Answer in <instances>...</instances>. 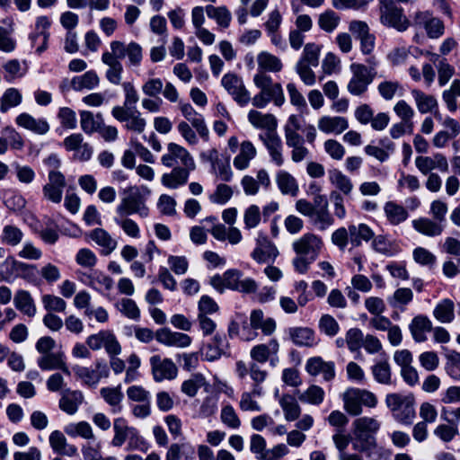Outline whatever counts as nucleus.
Listing matches in <instances>:
<instances>
[{
  "label": "nucleus",
  "instance_id": "nucleus-1",
  "mask_svg": "<svg viewBox=\"0 0 460 460\" xmlns=\"http://www.w3.org/2000/svg\"><path fill=\"white\" fill-rule=\"evenodd\" d=\"M110 48L111 51H105L102 55V62L108 66L105 77L111 84L119 85L123 73L120 60L128 57V66H138L143 58L142 48L135 41L126 44L120 40L111 41Z\"/></svg>",
  "mask_w": 460,
  "mask_h": 460
},
{
  "label": "nucleus",
  "instance_id": "nucleus-2",
  "mask_svg": "<svg viewBox=\"0 0 460 460\" xmlns=\"http://www.w3.org/2000/svg\"><path fill=\"white\" fill-rule=\"evenodd\" d=\"M253 84L260 92L252 98V104L259 109L265 108L273 102L276 106H282L285 95L280 84L273 83L272 78L265 73L257 72L253 75Z\"/></svg>",
  "mask_w": 460,
  "mask_h": 460
},
{
  "label": "nucleus",
  "instance_id": "nucleus-3",
  "mask_svg": "<svg viewBox=\"0 0 460 460\" xmlns=\"http://www.w3.org/2000/svg\"><path fill=\"white\" fill-rule=\"evenodd\" d=\"M367 62L368 66L360 63H352L349 66L352 75L347 84V90L351 95H363L376 78L378 65L376 58L370 57Z\"/></svg>",
  "mask_w": 460,
  "mask_h": 460
},
{
  "label": "nucleus",
  "instance_id": "nucleus-4",
  "mask_svg": "<svg viewBox=\"0 0 460 460\" xmlns=\"http://www.w3.org/2000/svg\"><path fill=\"white\" fill-rule=\"evenodd\" d=\"M147 189L143 191L137 186H129L123 190L121 200L116 208V214L121 217H128L137 214L140 217L146 218L149 215V208L146 204Z\"/></svg>",
  "mask_w": 460,
  "mask_h": 460
},
{
  "label": "nucleus",
  "instance_id": "nucleus-5",
  "mask_svg": "<svg viewBox=\"0 0 460 460\" xmlns=\"http://www.w3.org/2000/svg\"><path fill=\"white\" fill-rule=\"evenodd\" d=\"M385 404L397 421L404 425L411 424L415 417L413 394H388L385 396Z\"/></svg>",
  "mask_w": 460,
  "mask_h": 460
},
{
  "label": "nucleus",
  "instance_id": "nucleus-6",
  "mask_svg": "<svg viewBox=\"0 0 460 460\" xmlns=\"http://www.w3.org/2000/svg\"><path fill=\"white\" fill-rule=\"evenodd\" d=\"M113 431L114 436L111 439V445L115 447H121L128 440V448L137 449L139 444L143 442L137 429L128 426L124 418L119 417L113 420Z\"/></svg>",
  "mask_w": 460,
  "mask_h": 460
},
{
  "label": "nucleus",
  "instance_id": "nucleus-7",
  "mask_svg": "<svg viewBox=\"0 0 460 460\" xmlns=\"http://www.w3.org/2000/svg\"><path fill=\"white\" fill-rule=\"evenodd\" d=\"M221 85L240 107H244L252 102L251 93L246 89L243 80L236 74H225L221 79Z\"/></svg>",
  "mask_w": 460,
  "mask_h": 460
},
{
  "label": "nucleus",
  "instance_id": "nucleus-8",
  "mask_svg": "<svg viewBox=\"0 0 460 460\" xmlns=\"http://www.w3.org/2000/svg\"><path fill=\"white\" fill-rule=\"evenodd\" d=\"M112 116L119 122L125 123L128 130L141 134L145 131L146 120L137 110L125 109L114 106L111 110Z\"/></svg>",
  "mask_w": 460,
  "mask_h": 460
},
{
  "label": "nucleus",
  "instance_id": "nucleus-9",
  "mask_svg": "<svg viewBox=\"0 0 460 460\" xmlns=\"http://www.w3.org/2000/svg\"><path fill=\"white\" fill-rule=\"evenodd\" d=\"M323 246L322 238L314 234L307 233L295 240L292 248L297 255L316 260Z\"/></svg>",
  "mask_w": 460,
  "mask_h": 460
},
{
  "label": "nucleus",
  "instance_id": "nucleus-10",
  "mask_svg": "<svg viewBox=\"0 0 460 460\" xmlns=\"http://www.w3.org/2000/svg\"><path fill=\"white\" fill-rule=\"evenodd\" d=\"M86 345L93 350L105 349L107 354H120L121 346L114 333L108 330L91 334L86 339Z\"/></svg>",
  "mask_w": 460,
  "mask_h": 460
},
{
  "label": "nucleus",
  "instance_id": "nucleus-11",
  "mask_svg": "<svg viewBox=\"0 0 460 460\" xmlns=\"http://www.w3.org/2000/svg\"><path fill=\"white\" fill-rule=\"evenodd\" d=\"M94 367L93 369H91L86 367L75 366L73 371L85 385L96 387L101 379L109 376L110 368L103 359L96 360Z\"/></svg>",
  "mask_w": 460,
  "mask_h": 460
},
{
  "label": "nucleus",
  "instance_id": "nucleus-12",
  "mask_svg": "<svg viewBox=\"0 0 460 460\" xmlns=\"http://www.w3.org/2000/svg\"><path fill=\"white\" fill-rule=\"evenodd\" d=\"M162 164L167 167H172L176 164H181V168L195 169V162L189 151L176 144L169 143L167 153L161 158Z\"/></svg>",
  "mask_w": 460,
  "mask_h": 460
},
{
  "label": "nucleus",
  "instance_id": "nucleus-13",
  "mask_svg": "<svg viewBox=\"0 0 460 460\" xmlns=\"http://www.w3.org/2000/svg\"><path fill=\"white\" fill-rule=\"evenodd\" d=\"M380 12V20L384 25L393 27L398 31H404L409 27V21L403 15L402 9L397 7L394 3L390 1L383 4Z\"/></svg>",
  "mask_w": 460,
  "mask_h": 460
},
{
  "label": "nucleus",
  "instance_id": "nucleus-14",
  "mask_svg": "<svg viewBox=\"0 0 460 460\" xmlns=\"http://www.w3.org/2000/svg\"><path fill=\"white\" fill-rule=\"evenodd\" d=\"M151 372L155 382L172 380L177 376L178 368L174 362L160 355H154L149 359Z\"/></svg>",
  "mask_w": 460,
  "mask_h": 460
},
{
  "label": "nucleus",
  "instance_id": "nucleus-15",
  "mask_svg": "<svg viewBox=\"0 0 460 460\" xmlns=\"http://www.w3.org/2000/svg\"><path fill=\"white\" fill-rule=\"evenodd\" d=\"M49 182L42 188L43 196L53 203H60L63 196V190L66 186V178L58 171L50 170L48 175Z\"/></svg>",
  "mask_w": 460,
  "mask_h": 460
},
{
  "label": "nucleus",
  "instance_id": "nucleus-16",
  "mask_svg": "<svg viewBox=\"0 0 460 460\" xmlns=\"http://www.w3.org/2000/svg\"><path fill=\"white\" fill-rule=\"evenodd\" d=\"M278 255L279 251L275 244L265 234H259L252 258L258 263H266L274 261Z\"/></svg>",
  "mask_w": 460,
  "mask_h": 460
},
{
  "label": "nucleus",
  "instance_id": "nucleus-17",
  "mask_svg": "<svg viewBox=\"0 0 460 460\" xmlns=\"http://www.w3.org/2000/svg\"><path fill=\"white\" fill-rule=\"evenodd\" d=\"M415 166L424 175L432 173L435 169L446 172L448 171V162L446 156L440 153H436L431 156H417Z\"/></svg>",
  "mask_w": 460,
  "mask_h": 460
},
{
  "label": "nucleus",
  "instance_id": "nucleus-18",
  "mask_svg": "<svg viewBox=\"0 0 460 460\" xmlns=\"http://www.w3.org/2000/svg\"><path fill=\"white\" fill-rule=\"evenodd\" d=\"M306 372L313 376H323L324 381H332L335 377V365L332 361H324L321 357H313L305 363Z\"/></svg>",
  "mask_w": 460,
  "mask_h": 460
},
{
  "label": "nucleus",
  "instance_id": "nucleus-19",
  "mask_svg": "<svg viewBox=\"0 0 460 460\" xmlns=\"http://www.w3.org/2000/svg\"><path fill=\"white\" fill-rule=\"evenodd\" d=\"M259 137L266 146L271 162L277 166H282L284 164L283 145L279 136L276 132H266L259 135Z\"/></svg>",
  "mask_w": 460,
  "mask_h": 460
},
{
  "label": "nucleus",
  "instance_id": "nucleus-20",
  "mask_svg": "<svg viewBox=\"0 0 460 460\" xmlns=\"http://www.w3.org/2000/svg\"><path fill=\"white\" fill-rule=\"evenodd\" d=\"M179 109L182 116L191 124L200 137L208 139L209 130L206 125L203 116L198 113L188 102H180Z\"/></svg>",
  "mask_w": 460,
  "mask_h": 460
},
{
  "label": "nucleus",
  "instance_id": "nucleus-21",
  "mask_svg": "<svg viewBox=\"0 0 460 460\" xmlns=\"http://www.w3.org/2000/svg\"><path fill=\"white\" fill-rule=\"evenodd\" d=\"M155 339L168 347L186 348L191 343V338L188 334L172 332L167 328L159 329L155 332Z\"/></svg>",
  "mask_w": 460,
  "mask_h": 460
},
{
  "label": "nucleus",
  "instance_id": "nucleus-22",
  "mask_svg": "<svg viewBox=\"0 0 460 460\" xmlns=\"http://www.w3.org/2000/svg\"><path fill=\"white\" fill-rule=\"evenodd\" d=\"M15 122L19 127L38 135H45L50 129L49 124L45 119H36L26 112L19 114L15 119Z\"/></svg>",
  "mask_w": 460,
  "mask_h": 460
},
{
  "label": "nucleus",
  "instance_id": "nucleus-23",
  "mask_svg": "<svg viewBox=\"0 0 460 460\" xmlns=\"http://www.w3.org/2000/svg\"><path fill=\"white\" fill-rule=\"evenodd\" d=\"M288 333L292 342L298 347L312 348L319 342L314 332L307 327H291Z\"/></svg>",
  "mask_w": 460,
  "mask_h": 460
},
{
  "label": "nucleus",
  "instance_id": "nucleus-24",
  "mask_svg": "<svg viewBox=\"0 0 460 460\" xmlns=\"http://www.w3.org/2000/svg\"><path fill=\"white\" fill-rule=\"evenodd\" d=\"M226 342L225 335L216 334L210 342L201 349V357L207 361H215L226 353Z\"/></svg>",
  "mask_w": 460,
  "mask_h": 460
},
{
  "label": "nucleus",
  "instance_id": "nucleus-25",
  "mask_svg": "<svg viewBox=\"0 0 460 460\" xmlns=\"http://www.w3.org/2000/svg\"><path fill=\"white\" fill-rule=\"evenodd\" d=\"M317 127L325 134L340 135L349 128V122L344 117L323 116L318 119Z\"/></svg>",
  "mask_w": 460,
  "mask_h": 460
},
{
  "label": "nucleus",
  "instance_id": "nucleus-26",
  "mask_svg": "<svg viewBox=\"0 0 460 460\" xmlns=\"http://www.w3.org/2000/svg\"><path fill=\"white\" fill-rule=\"evenodd\" d=\"M413 229L420 234L429 237L440 235L444 231V225L431 218L421 217L411 221Z\"/></svg>",
  "mask_w": 460,
  "mask_h": 460
},
{
  "label": "nucleus",
  "instance_id": "nucleus-27",
  "mask_svg": "<svg viewBox=\"0 0 460 460\" xmlns=\"http://www.w3.org/2000/svg\"><path fill=\"white\" fill-rule=\"evenodd\" d=\"M248 121L256 128L265 129L267 132H276L278 121L270 113H261L256 110H251L247 115Z\"/></svg>",
  "mask_w": 460,
  "mask_h": 460
},
{
  "label": "nucleus",
  "instance_id": "nucleus-28",
  "mask_svg": "<svg viewBox=\"0 0 460 460\" xmlns=\"http://www.w3.org/2000/svg\"><path fill=\"white\" fill-rule=\"evenodd\" d=\"M89 238L102 248V254L109 255L117 247V241L103 228H95L88 234Z\"/></svg>",
  "mask_w": 460,
  "mask_h": 460
},
{
  "label": "nucleus",
  "instance_id": "nucleus-29",
  "mask_svg": "<svg viewBox=\"0 0 460 460\" xmlns=\"http://www.w3.org/2000/svg\"><path fill=\"white\" fill-rule=\"evenodd\" d=\"M196 450L189 442L172 443L165 454V460H194Z\"/></svg>",
  "mask_w": 460,
  "mask_h": 460
},
{
  "label": "nucleus",
  "instance_id": "nucleus-30",
  "mask_svg": "<svg viewBox=\"0 0 460 460\" xmlns=\"http://www.w3.org/2000/svg\"><path fill=\"white\" fill-rule=\"evenodd\" d=\"M49 442L52 450L58 455L72 456L77 452V448L67 443L66 438L60 430L52 431Z\"/></svg>",
  "mask_w": 460,
  "mask_h": 460
},
{
  "label": "nucleus",
  "instance_id": "nucleus-31",
  "mask_svg": "<svg viewBox=\"0 0 460 460\" xmlns=\"http://www.w3.org/2000/svg\"><path fill=\"white\" fill-rule=\"evenodd\" d=\"M194 169L174 167L171 172L163 174L161 181L169 189H177L187 183L190 172Z\"/></svg>",
  "mask_w": 460,
  "mask_h": 460
},
{
  "label": "nucleus",
  "instance_id": "nucleus-32",
  "mask_svg": "<svg viewBox=\"0 0 460 460\" xmlns=\"http://www.w3.org/2000/svg\"><path fill=\"white\" fill-rule=\"evenodd\" d=\"M37 364L42 370L60 369L66 376H70L71 372L63 360L61 353H48L38 358Z\"/></svg>",
  "mask_w": 460,
  "mask_h": 460
},
{
  "label": "nucleus",
  "instance_id": "nucleus-33",
  "mask_svg": "<svg viewBox=\"0 0 460 460\" xmlns=\"http://www.w3.org/2000/svg\"><path fill=\"white\" fill-rule=\"evenodd\" d=\"M409 329L416 342H423L427 340L426 333L432 330V323L427 316L417 315L411 320Z\"/></svg>",
  "mask_w": 460,
  "mask_h": 460
},
{
  "label": "nucleus",
  "instance_id": "nucleus-34",
  "mask_svg": "<svg viewBox=\"0 0 460 460\" xmlns=\"http://www.w3.org/2000/svg\"><path fill=\"white\" fill-rule=\"evenodd\" d=\"M416 23L425 28L430 38H438L442 35L444 25L437 18L431 17L429 13H420L416 15Z\"/></svg>",
  "mask_w": 460,
  "mask_h": 460
},
{
  "label": "nucleus",
  "instance_id": "nucleus-35",
  "mask_svg": "<svg viewBox=\"0 0 460 460\" xmlns=\"http://www.w3.org/2000/svg\"><path fill=\"white\" fill-rule=\"evenodd\" d=\"M384 213L386 220L392 226H398L407 220V209L395 201H387L384 205Z\"/></svg>",
  "mask_w": 460,
  "mask_h": 460
},
{
  "label": "nucleus",
  "instance_id": "nucleus-36",
  "mask_svg": "<svg viewBox=\"0 0 460 460\" xmlns=\"http://www.w3.org/2000/svg\"><path fill=\"white\" fill-rule=\"evenodd\" d=\"M279 342L277 340L272 339L267 344H259L254 346L251 351V358L254 360L253 362L260 364L265 363L271 355L277 354L279 351Z\"/></svg>",
  "mask_w": 460,
  "mask_h": 460
},
{
  "label": "nucleus",
  "instance_id": "nucleus-37",
  "mask_svg": "<svg viewBox=\"0 0 460 460\" xmlns=\"http://www.w3.org/2000/svg\"><path fill=\"white\" fill-rule=\"evenodd\" d=\"M250 323L253 329L261 330L264 335H271L276 330V321L273 318H264L261 310H253L251 313Z\"/></svg>",
  "mask_w": 460,
  "mask_h": 460
},
{
  "label": "nucleus",
  "instance_id": "nucleus-38",
  "mask_svg": "<svg viewBox=\"0 0 460 460\" xmlns=\"http://www.w3.org/2000/svg\"><path fill=\"white\" fill-rule=\"evenodd\" d=\"M257 150L251 141H243L240 145V152L234 158V166L240 171L249 167L250 162L256 156Z\"/></svg>",
  "mask_w": 460,
  "mask_h": 460
},
{
  "label": "nucleus",
  "instance_id": "nucleus-39",
  "mask_svg": "<svg viewBox=\"0 0 460 460\" xmlns=\"http://www.w3.org/2000/svg\"><path fill=\"white\" fill-rule=\"evenodd\" d=\"M258 72L261 73H279L283 68V64L279 58L267 51H261L257 56Z\"/></svg>",
  "mask_w": 460,
  "mask_h": 460
},
{
  "label": "nucleus",
  "instance_id": "nucleus-40",
  "mask_svg": "<svg viewBox=\"0 0 460 460\" xmlns=\"http://www.w3.org/2000/svg\"><path fill=\"white\" fill-rule=\"evenodd\" d=\"M13 304L20 312L28 317H33L36 314L37 309L34 300L27 290L20 289L16 291Z\"/></svg>",
  "mask_w": 460,
  "mask_h": 460
},
{
  "label": "nucleus",
  "instance_id": "nucleus-41",
  "mask_svg": "<svg viewBox=\"0 0 460 460\" xmlns=\"http://www.w3.org/2000/svg\"><path fill=\"white\" fill-rule=\"evenodd\" d=\"M23 238V231L12 224L4 226L0 233V242L5 246L16 247L22 243Z\"/></svg>",
  "mask_w": 460,
  "mask_h": 460
},
{
  "label": "nucleus",
  "instance_id": "nucleus-42",
  "mask_svg": "<svg viewBox=\"0 0 460 460\" xmlns=\"http://www.w3.org/2000/svg\"><path fill=\"white\" fill-rule=\"evenodd\" d=\"M100 84V77L97 73L93 70H89L82 75H77L72 78L71 86L76 91L80 92L83 90H93L96 88Z\"/></svg>",
  "mask_w": 460,
  "mask_h": 460
},
{
  "label": "nucleus",
  "instance_id": "nucleus-43",
  "mask_svg": "<svg viewBox=\"0 0 460 460\" xmlns=\"http://www.w3.org/2000/svg\"><path fill=\"white\" fill-rule=\"evenodd\" d=\"M83 394L79 391L66 390L59 400V408L67 414H75L83 402Z\"/></svg>",
  "mask_w": 460,
  "mask_h": 460
},
{
  "label": "nucleus",
  "instance_id": "nucleus-44",
  "mask_svg": "<svg viewBox=\"0 0 460 460\" xmlns=\"http://www.w3.org/2000/svg\"><path fill=\"white\" fill-rule=\"evenodd\" d=\"M349 242L354 246L361 245L362 242H368L374 238L375 233L374 231L364 223L358 225H349Z\"/></svg>",
  "mask_w": 460,
  "mask_h": 460
},
{
  "label": "nucleus",
  "instance_id": "nucleus-45",
  "mask_svg": "<svg viewBox=\"0 0 460 460\" xmlns=\"http://www.w3.org/2000/svg\"><path fill=\"white\" fill-rule=\"evenodd\" d=\"M353 436L352 447L355 451L369 456L376 447V440L373 435L353 430Z\"/></svg>",
  "mask_w": 460,
  "mask_h": 460
},
{
  "label": "nucleus",
  "instance_id": "nucleus-46",
  "mask_svg": "<svg viewBox=\"0 0 460 460\" xmlns=\"http://www.w3.org/2000/svg\"><path fill=\"white\" fill-rule=\"evenodd\" d=\"M344 410L350 415L358 416L362 413V404L357 388H349L342 394Z\"/></svg>",
  "mask_w": 460,
  "mask_h": 460
},
{
  "label": "nucleus",
  "instance_id": "nucleus-47",
  "mask_svg": "<svg viewBox=\"0 0 460 460\" xmlns=\"http://www.w3.org/2000/svg\"><path fill=\"white\" fill-rule=\"evenodd\" d=\"M100 394L104 401L112 408L113 413L121 411V402L123 400V394L120 386L116 387H103L100 390Z\"/></svg>",
  "mask_w": 460,
  "mask_h": 460
},
{
  "label": "nucleus",
  "instance_id": "nucleus-48",
  "mask_svg": "<svg viewBox=\"0 0 460 460\" xmlns=\"http://www.w3.org/2000/svg\"><path fill=\"white\" fill-rule=\"evenodd\" d=\"M279 189L283 194L296 197L299 188L296 180L288 172L279 171L276 176Z\"/></svg>",
  "mask_w": 460,
  "mask_h": 460
},
{
  "label": "nucleus",
  "instance_id": "nucleus-49",
  "mask_svg": "<svg viewBox=\"0 0 460 460\" xmlns=\"http://www.w3.org/2000/svg\"><path fill=\"white\" fill-rule=\"evenodd\" d=\"M279 404L284 412L286 420L294 421L301 414V408L296 398L290 394H284L279 399Z\"/></svg>",
  "mask_w": 460,
  "mask_h": 460
},
{
  "label": "nucleus",
  "instance_id": "nucleus-50",
  "mask_svg": "<svg viewBox=\"0 0 460 460\" xmlns=\"http://www.w3.org/2000/svg\"><path fill=\"white\" fill-rule=\"evenodd\" d=\"M418 111L422 113L431 112L434 109L438 107V102L436 98L432 95L426 94L418 89H413L411 92Z\"/></svg>",
  "mask_w": 460,
  "mask_h": 460
},
{
  "label": "nucleus",
  "instance_id": "nucleus-51",
  "mask_svg": "<svg viewBox=\"0 0 460 460\" xmlns=\"http://www.w3.org/2000/svg\"><path fill=\"white\" fill-rule=\"evenodd\" d=\"M341 22V17L334 11L328 9L319 14L317 24L326 33L333 32Z\"/></svg>",
  "mask_w": 460,
  "mask_h": 460
},
{
  "label": "nucleus",
  "instance_id": "nucleus-52",
  "mask_svg": "<svg viewBox=\"0 0 460 460\" xmlns=\"http://www.w3.org/2000/svg\"><path fill=\"white\" fill-rule=\"evenodd\" d=\"M455 305L452 300L446 298L440 301L433 311L434 317L440 323H451L455 317Z\"/></svg>",
  "mask_w": 460,
  "mask_h": 460
},
{
  "label": "nucleus",
  "instance_id": "nucleus-53",
  "mask_svg": "<svg viewBox=\"0 0 460 460\" xmlns=\"http://www.w3.org/2000/svg\"><path fill=\"white\" fill-rule=\"evenodd\" d=\"M207 15L210 19H214L216 22L223 27L227 28L231 22L232 15L226 6H214L208 4L205 7Z\"/></svg>",
  "mask_w": 460,
  "mask_h": 460
},
{
  "label": "nucleus",
  "instance_id": "nucleus-54",
  "mask_svg": "<svg viewBox=\"0 0 460 460\" xmlns=\"http://www.w3.org/2000/svg\"><path fill=\"white\" fill-rule=\"evenodd\" d=\"M19 261L9 255L0 263V281L11 283L16 279Z\"/></svg>",
  "mask_w": 460,
  "mask_h": 460
},
{
  "label": "nucleus",
  "instance_id": "nucleus-55",
  "mask_svg": "<svg viewBox=\"0 0 460 460\" xmlns=\"http://www.w3.org/2000/svg\"><path fill=\"white\" fill-rule=\"evenodd\" d=\"M249 376L252 380L253 394L261 396L263 394L261 384L266 380L268 372L262 369L259 364L252 362L249 365Z\"/></svg>",
  "mask_w": 460,
  "mask_h": 460
},
{
  "label": "nucleus",
  "instance_id": "nucleus-56",
  "mask_svg": "<svg viewBox=\"0 0 460 460\" xmlns=\"http://www.w3.org/2000/svg\"><path fill=\"white\" fill-rule=\"evenodd\" d=\"M329 180L344 195L350 194L353 190L351 180L337 169L329 172Z\"/></svg>",
  "mask_w": 460,
  "mask_h": 460
},
{
  "label": "nucleus",
  "instance_id": "nucleus-57",
  "mask_svg": "<svg viewBox=\"0 0 460 460\" xmlns=\"http://www.w3.org/2000/svg\"><path fill=\"white\" fill-rule=\"evenodd\" d=\"M374 379L382 385H392V372L389 363L386 360L376 362L371 367Z\"/></svg>",
  "mask_w": 460,
  "mask_h": 460
},
{
  "label": "nucleus",
  "instance_id": "nucleus-58",
  "mask_svg": "<svg viewBox=\"0 0 460 460\" xmlns=\"http://www.w3.org/2000/svg\"><path fill=\"white\" fill-rule=\"evenodd\" d=\"M22 101V95L18 89L13 87L8 88L0 98V111L4 113L9 109L21 104Z\"/></svg>",
  "mask_w": 460,
  "mask_h": 460
},
{
  "label": "nucleus",
  "instance_id": "nucleus-59",
  "mask_svg": "<svg viewBox=\"0 0 460 460\" xmlns=\"http://www.w3.org/2000/svg\"><path fill=\"white\" fill-rule=\"evenodd\" d=\"M51 22L49 17L42 15L36 18L35 30L40 32L42 38V43L36 48V52L40 55L48 49V41L49 39V28Z\"/></svg>",
  "mask_w": 460,
  "mask_h": 460
},
{
  "label": "nucleus",
  "instance_id": "nucleus-60",
  "mask_svg": "<svg viewBox=\"0 0 460 460\" xmlns=\"http://www.w3.org/2000/svg\"><path fill=\"white\" fill-rule=\"evenodd\" d=\"M89 282L87 285L99 291H109L113 286V280L111 277L101 271H93L90 275H86Z\"/></svg>",
  "mask_w": 460,
  "mask_h": 460
},
{
  "label": "nucleus",
  "instance_id": "nucleus-61",
  "mask_svg": "<svg viewBox=\"0 0 460 460\" xmlns=\"http://www.w3.org/2000/svg\"><path fill=\"white\" fill-rule=\"evenodd\" d=\"M65 432L71 437L78 436L84 439H94L93 429L87 421L69 424L65 428Z\"/></svg>",
  "mask_w": 460,
  "mask_h": 460
},
{
  "label": "nucleus",
  "instance_id": "nucleus-62",
  "mask_svg": "<svg viewBox=\"0 0 460 460\" xmlns=\"http://www.w3.org/2000/svg\"><path fill=\"white\" fill-rule=\"evenodd\" d=\"M353 430L371 434L377 432L380 429V422L372 417H360L356 419L353 423Z\"/></svg>",
  "mask_w": 460,
  "mask_h": 460
},
{
  "label": "nucleus",
  "instance_id": "nucleus-63",
  "mask_svg": "<svg viewBox=\"0 0 460 460\" xmlns=\"http://www.w3.org/2000/svg\"><path fill=\"white\" fill-rule=\"evenodd\" d=\"M324 391L322 387L312 385L305 392L298 395V399L302 402H306L313 405H319L324 399Z\"/></svg>",
  "mask_w": 460,
  "mask_h": 460
},
{
  "label": "nucleus",
  "instance_id": "nucleus-64",
  "mask_svg": "<svg viewBox=\"0 0 460 460\" xmlns=\"http://www.w3.org/2000/svg\"><path fill=\"white\" fill-rule=\"evenodd\" d=\"M413 293L411 288H400L393 296L388 297V303L392 307L398 308L407 305L412 301Z\"/></svg>",
  "mask_w": 460,
  "mask_h": 460
}]
</instances>
